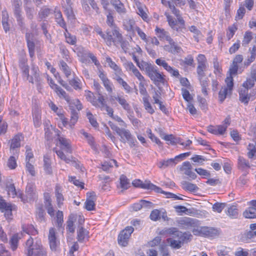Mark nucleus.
<instances>
[{
  "label": "nucleus",
  "mask_w": 256,
  "mask_h": 256,
  "mask_svg": "<svg viewBox=\"0 0 256 256\" xmlns=\"http://www.w3.org/2000/svg\"><path fill=\"white\" fill-rule=\"evenodd\" d=\"M57 133L58 136V140L60 144V150H55V152L59 158L64 160L66 163H69L72 158H67L62 150H64L66 152L71 154L72 152V148L70 144V142L64 137L60 136L58 134V130H53Z\"/></svg>",
  "instance_id": "1"
},
{
  "label": "nucleus",
  "mask_w": 256,
  "mask_h": 256,
  "mask_svg": "<svg viewBox=\"0 0 256 256\" xmlns=\"http://www.w3.org/2000/svg\"><path fill=\"white\" fill-rule=\"evenodd\" d=\"M28 256H47L46 252L40 242L36 241L34 244V240L30 238L26 242Z\"/></svg>",
  "instance_id": "2"
},
{
  "label": "nucleus",
  "mask_w": 256,
  "mask_h": 256,
  "mask_svg": "<svg viewBox=\"0 0 256 256\" xmlns=\"http://www.w3.org/2000/svg\"><path fill=\"white\" fill-rule=\"evenodd\" d=\"M146 74L153 83L157 86L160 84H164L166 82L165 76L156 70L154 66Z\"/></svg>",
  "instance_id": "3"
},
{
  "label": "nucleus",
  "mask_w": 256,
  "mask_h": 256,
  "mask_svg": "<svg viewBox=\"0 0 256 256\" xmlns=\"http://www.w3.org/2000/svg\"><path fill=\"white\" fill-rule=\"evenodd\" d=\"M107 44L111 46L112 43L118 46V42L121 40L123 37L120 32V29L117 26H114L111 31L107 32Z\"/></svg>",
  "instance_id": "4"
},
{
  "label": "nucleus",
  "mask_w": 256,
  "mask_h": 256,
  "mask_svg": "<svg viewBox=\"0 0 256 256\" xmlns=\"http://www.w3.org/2000/svg\"><path fill=\"white\" fill-rule=\"evenodd\" d=\"M225 82L226 86L222 87L218 93V99L220 102H224L228 94H230L234 86L233 78L232 76L227 77Z\"/></svg>",
  "instance_id": "5"
},
{
  "label": "nucleus",
  "mask_w": 256,
  "mask_h": 256,
  "mask_svg": "<svg viewBox=\"0 0 256 256\" xmlns=\"http://www.w3.org/2000/svg\"><path fill=\"white\" fill-rule=\"evenodd\" d=\"M134 232L132 226H127L122 230L118 236V243L122 246H126L128 244V242L131 234Z\"/></svg>",
  "instance_id": "6"
},
{
  "label": "nucleus",
  "mask_w": 256,
  "mask_h": 256,
  "mask_svg": "<svg viewBox=\"0 0 256 256\" xmlns=\"http://www.w3.org/2000/svg\"><path fill=\"white\" fill-rule=\"evenodd\" d=\"M196 232L200 236L208 238H216L220 234V230L208 226L201 227Z\"/></svg>",
  "instance_id": "7"
},
{
  "label": "nucleus",
  "mask_w": 256,
  "mask_h": 256,
  "mask_svg": "<svg viewBox=\"0 0 256 256\" xmlns=\"http://www.w3.org/2000/svg\"><path fill=\"white\" fill-rule=\"evenodd\" d=\"M26 198H24L22 194H20L18 195V196L21 198L24 202L33 200L36 197V186L34 184L32 183L28 184L26 188Z\"/></svg>",
  "instance_id": "8"
},
{
  "label": "nucleus",
  "mask_w": 256,
  "mask_h": 256,
  "mask_svg": "<svg viewBox=\"0 0 256 256\" xmlns=\"http://www.w3.org/2000/svg\"><path fill=\"white\" fill-rule=\"evenodd\" d=\"M15 206L6 202L0 196V210L4 212V216L7 220L12 219V210H15Z\"/></svg>",
  "instance_id": "9"
},
{
  "label": "nucleus",
  "mask_w": 256,
  "mask_h": 256,
  "mask_svg": "<svg viewBox=\"0 0 256 256\" xmlns=\"http://www.w3.org/2000/svg\"><path fill=\"white\" fill-rule=\"evenodd\" d=\"M116 101H117L119 104L122 108L126 111L128 112L131 110V106L130 104L128 102L127 100L122 96H112L110 95V102L112 104H115Z\"/></svg>",
  "instance_id": "10"
},
{
  "label": "nucleus",
  "mask_w": 256,
  "mask_h": 256,
  "mask_svg": "<svg viewBox=\"0 0 256 256\" xmlns=\"http://www.w3.org/2000/svg\"><path fill=\"white\" fill-rule=\"evenodd\" d=\"M156 63L160 66H162L172 76L177 78L180 76L178 70L173 68L164 59L162 58H158L156 60Z\"/></svg>",
  "instance_id": "11"
},
{
  "label": "nucleus",
  "mask_w": 256,
  "mask_h": 256,
  "mask_svg": "<svg viewBox=\"0 0 256 256\" xmlns=\"http://www.w3.org/2000/svg\"><path fill=\"white\" fill-rule=\"evenodd\" d=\"M161 1L162 3L164 6H168L172 11V13L176 16L179 24H180L182 26H184L185 23L184 20L181 16L180 11L176 8L175 6L172 4L170 1H167L166 0H161Z\"/></svg>",
  "instance_id": "12"
},
{
  "label": "nucleus",
  "mask_w": 256,
  "mask_h": 256,
  "mask_svg": "<svg viewBox=\"0 0 256 256\" xmlns=\"http://www.w3.org/2000/svg\"><path fill=\"white\" fill-rule=\"evenodd\" d=\"M98 76L102 81L103 86H104L108 94H111L113 92L114 89L113 84L108 78L106 74H105L102 71H100Z\"/></svg>",
  "instance_id": "13"
},
{
  "label": "nucleus",
  "mask_w": 256,
  "mask_h": 256,
  "mask_svg": "<svg viewBox=\"0 0 256 256\" xmlns=\"http://www.w3.org/2000/svg\"><path fill=\"white\" fill-rule=\"evenodd\" d=\"M48 239L50 249L52 250H56L59 242L56 236V230L54 228H50L49 230Z\"/></svg>",
  "instance_id": "14"
},
{
  "label": "nucleus",
  "mask_w": 256,
  "mask_h": 256,
  "mask_svg": "<svg viewBox=\"0 0 256 256\" xmlns=\"http://www.w3.org/2000/svg\"><path fill=\"white\" fill-rule=\"evenodd\" d=\"M166 236H172L170 238L174 239L182 238H186L185 234L180 231L176 228H170L166 229L162 232Z\"/></svg>",
  "instance_id": "15"
},
{
  "label": "nucleus",
  "mask_w": 256,
  "mask_h": 256,
  "mask_svg": "<svg viewBox=\"0 0 256 256\" xmlns=\"http://www.w3.org/2000/svg\"><path fill=\"white\" fill-rule=\"evenodd\" d=\"M192 166L190 162L186 161L182 163L180 170L184 172V174L190 178V179L194 180L196 178V174L192 172Z\"/></svg>",
  "instance_id": "16"
},
{
  "label": "nucleus",
  "mask_w": 256,
  "mask_h": 256,
  "mask_svg": "<svg viewBox=\"0 0 256 256\" xmlns=\"http://www.w3.org/2000/svg\"><path fill=\"white\" fill-rule=\"evenodd\" d=\"M21 6L22 2L20 0H14L13 6L14 14L20 24H22L23 20L20 8Z\"/></svg>",
  "instance_id": "17"
},
{
  "label": "nucleus",
  "mask_w": 256,
  "mask_h": 256,
  "mask_svg": "<svg viewBox=\"0 0 256 256\" xmlns=\"http://www.w3.org/2000/svg\"><path fill=\"white\" fill-rule=\"evenodd\" d=\"M26 62L27 60H22L20 62V67L22 71L23 76L26 77V80H28L30 82L34 84L33 77L32 76H30L28 66Z\"/></svg>",
  "instance_id": "18"
},
{
  "label": "nucleus",
  "mask_w": 256,
  "mask_h": 256,
  "mask_svg": "<svg viewBox=\"0 0 256 256\" xmlns=\"http://www.w3.org/2000/svg\"><path fill=\"white\" fill-rule=\"evenodd\" d=\"M110 4L118 14H126V8L120 0H110Z\"/></svg>",
  "instance_id": "19"
},
{
  "label": "nucleus",
  "mask_w": 256,
  "mask_h": 256,
  "mask_svg": "<svg viewBox=\"0 0 256 256\" xmlns=\"http://www.w3.org/2000/svg\"><path fill=\"white\" fill-rule=\"evenodd\" d=\"M87 196H88L85 202L84 208L88 210H92L94 208L95 204V194L94 192H90L87 193Z\"/></svg>",
  "instance_id": "20"
},
{
  "label": "nucleus",
  "mask_w": 256,
  "mask_h": 256,
  "mask_svg": "<svg viewBox=\"0 0 256 256\" xmlns=\"http://www.w3.org/2000/svg\"><path fill=\"white\" fill-rule=\"evenodd\" d=\"M168 42L170 45L164 46V50H168L172 54H178L182 51V48L178 46L172 38L170 41H168Z\"/></svg>",
  "instance_id": "21"
},
{
  "label": "nucleus",
  "mask_w": 256,
  "mask_h": 256,
  "mask_svg": "<svg viewBox=\"0 0 256 256\" xmlns=\"http://www.w3.org/2000/svg\"><path fill=\"white\" fill-rule=\"evenodd\" d=\"M186 238H182L174 239V238H168L166 240L170 246L174 249H179L182 247Z\"/></svg>",
  "instance_id": "22"
},
{
  "label": "nucleus",
  "mask_w": 256,
  "mask_h": 256,
  "mask_svg": "<svg viewBox=\"0 0 256 256\" xmlns=\"http://www.w3.org/2000/svg\"><path fill=\"white\" fill-rule=\"evenodd\" d=\"M62 188L60 184H57L55 187V196L56 199L57 204L58 208H61L63 205L64 198L62 194Z\"/></svg>",
  "instance_id": "23"
},
{
  "label": "nucleus",
  "mask_w": 256,
  "mask_h": 256,
  "mask_svg": "<svg viewBox=\"0 0 256 256\" xmlns=\"http://www.w3.org/2000/svg\"><path fill=\"white\" fill-rule=\"evenodd\" d=\"M113 78L116 80L118 84L122 86L126 93L130 94L132 92V88L118 75V74H115V76Z\"/></svg>",
  "instance_id": "24"
},
{
  "label": "nucleus",
  "mask_w": 256,
  "mask_h": 256,
  "mask_svg": "<svg viewBox=\"0 0 256 256\" xmlns=\"http://www.w3.org/2000/svg\"><path fill=\"white\" fill-rule=\"evenodd\" d=\"M92 104L96 108H100L101 110L104 108L107 105L104 96L100 93L98 94V98H96L94 101L92 102Z\"/></svg>",
  "instance_id": "25"
},
{
  "label": "nucleus",
  "mask_w": 256,
  "mask_h": 256,
  "mask_svg": "<svg viewBox=\"0 0 256 256\" xmlns=\"http://www.w3.org/2000/svg\"><path fill=\"white\" fill-rule=\"evenodd\" d=\"M165 16H166L167 20L170 26L174 30H178L180 28H183L184 26H182L179 24L178 20H175L172 16L165 13Z\"/></svg>",
  "instance_id": "26"
},
{
  "label": "nucleus",
  "mask_w": 256,
  "mask_h": 256,
  "mask_svg": "<svg viewBox=\"0 0 256 256\" xmlns=\"http://www.w3.org/2000/svg\"><path fill=\"white\" fill-rule=\"evenodd\" d=\"M176 158H170L166 160H162L158 163V166L160 168H166L169 166H173L176 164Z\"/></svg>",
  "instance_id": "27"
},
{
  "label": "nucleus",
  "mask_w": 256,
  "mask_h": 256,
  "mask_svg": "<svg viewBox=\"0 0 256 256\" xmlns=\"http://www.w3.org/2000/svg\"><path fill=\"white\" fill-rule=\"evenodd\" d=\"M21 135L15 136L11 140V144L10 146V152H12L14 154V150L16 148L20 146Z\"/></svg>",
  "instance_id": "28"
},
{
  "label": "nucleus",
  "mask_w": 256,
  "mask_h": 256,
  "mask_svg": "<svg viewBox=\"0 0 256 256\" xmlns=\"http://www.w3.org/2000/svg\"><path fill=\"white\" fill-rule=\"evenodd\" d=\"M78 241L82 242L84 239L88 238V232L83 227H79L77 231Z\"/></svg>",
  "instance_id": "29"
},
{
  "label": "nucleus",
  "mask_w": 256,
  "mask_h": 256,
  "mask_svg": "<svg viewBox=\"0 0 256 256\" xmlns=\"http://www.w3.org/2000/svg\"><path fill=\"white\" fill-rule=\"evenodd\" d=\"M44 210L42 204L39 205L36 208V216L38 220L40 222H45Z\"/></svg>",
  "instance_id": "30"
},
{
  "label": "nucleus",
  "mask_w": 256,
  "mask_h": 256,
  "mask_svg": "<svg viewBox=\"0 0 256 256\" xmlns=\"http://www.w3.org/2000/svg\"><path fill=\"white\" fill-rule=\"evenodd\" d=\"M156 32L158 37L161 39L165 40L168 42L170 41L172 38L168 35V34L164 29H162L158 27L156 28Z\"/></svg>",
  "instance_id": "31"
},
{
  "label": "nucleus",
  "mask_w": 256,
  "mask_h": 256,
  "mask_svg": "<svg viewBox=\"0 0 256 256\" xmlns=\"http://www.w3.org/2000/svg\"><path fill=\"white\" fill-rule=\"evenodd\" d=\"M206 64H198L196 72L198 79H201L202 77H204L206 76L205 72L206 71Z\"/></svg>",
  "instance_id": "32"
},
{
  "label": "nucleus",
  "mask_w": 256,
  "mask_h": 256,
  "mask_svg": "<svg viewBox=\"0 0 256 256\" xmlns=\"http://www.w3.org/2000/svg\"><path fill=\"white\" fill-rule=\"evenodd\" d=\"M121 138V141L126 142L127 140H130L132 136L130 132L128 130L122 128L118 134Z\"/></svg>",
  "instance_id": "33"
},
{
  "label": "nucleus",
  "mask_w": 256,
  "mask_h": 256,
  "mask_svg": "<svg viewBox=\"0 0 256 256\" xmlns=\"http://www.w3.org/2000/svg\"><path fill=\"white\" fill-rule=\"evenodd\" d=\"M54 219L56 226L58 228H63L64 215L62 212L58 210L56 213V216Z\"/></svg>",
  "instance_id": "34"
},
{
  "label": "nucleus",
  "mask_w": 256,
  "mask_h": 256,
  "mask_svg": "<svg viewBox=\"0 0 256 256\" xmlns=\"http://www.w3.org/2000/svg\"><path fill=\"white\" fill-rule=\"evenodd\" d=\"M55 18L57 23L62 28H63L66 32H67L66 24L62 18V12L58 10L55 12Z\"/></svg>",
  "instance_id": "35"
},
{
  "label": "nucleus",
  "mask_w": 256,
  "mask_h": 256,
  "mask_svg": "<svg viewBox=\"0 0 256 256\" xmlns=\"http://www.w3.org/2000/svg\"><path fill=\"white\" fill-rule=\"evenodd\" d=\"M240 100L244 103L248 104L250 100V96L248 94V90L246 89H241L239 92Z\"/></svg>",
  "instance_id": "36"
},
{
  "label": "nucleus",
  "mask_w": 256,
  "mask_h": 256,
  "mask_svg": "<svg viewBox=\"0 0 256 256\" xmlns=\"http://www.w3.org/2000/svg\"><path fill=\"white\" fill-rule=\"evenodd\" d=\"M142 101L145 110L150 114H153L154 110L149 102L148 96H146L142 98Z\"/></svg>",
  "instance_id": "37"
},
{
  "label": "nucleus",
  "mask_w": 256,
  "mask_h": 256,
  "mask_svg": "<svg viewBox=\"0 0 256 256\" xmlns=\"http://www.w3.org/2000/svg\"><path fill=\"white\" fill-rule=\"evenodd\" d=\"M44 168L46 174H52V170L51 166V160L48 158L46 156H44Z\"/></svg>",
  "instance_id": "38"
},
{
  "label": "nucleus",
  "mask_w": 256,
  "mask_h": 256,
  "mask_svg": "<svg viewBox=\"0 0 256 256\" xmlns=\"http://www.w3.org/2000/svg\"><path fill=\"white\" fill-rule=\"evenodd\" d=\"M181 184L182 188L186 190L194 192L198 189V186L195 184L190 183L186 181H182Z\"/></svg>",
  "instance_id": "39"
},
{
  "label": "nucleus",
  "mask_w": 256,
  "mask_h": 256,
  "mask_svg": "<svg viewBox=\"0 0 256 256\" xmlns=\"http://www.w3.org/2000/svg\"><path fill=\"white\" fill-rule=\"evenodd\" d=\"M34 123L36 127L38 128L40 126L41 116L38 109H36L33 112Z\"/></svg>",
  "instance_id": "40"
},
{
  "label": "nucleus",
  "mask_w": 256,
  "mask_h": 256,
  "mask_svg": "<svg viewBox=\"0 0 256 256\" xmlns=\"http://www.w3.org/2000/svg\"><path fill=\"white\" fill-rule=\"evenodd\" d=\"M238 168L242 170H245L250 168V165L248 160L242 156H239L238 159Z\"/></svg>",
  "instance_id": "41"
},
{
  "label": "nucleus",
  "mask_w": 256,
  "mask_h": 256,
  "mask_svg": "<svg viewBox=\"0 0 256 256\" xmlns=\"http://www.w3.org/2000/svg\"><path fill=\"white\" fill-rule=\"evenodd\" d=\"M20 238V234H14L10 240V244L11 248L12 250H15L18 248V244L19 239Z\"/></svg>",
  "instance_id": "42"
},
{
  "label": "nucleus",
  "mask_w": 256,
  "mask_h": 256,
  "mask_svg": "<svg viewBox=\"0 0 256 256\" xmlns=\"http://www.w3.org/2000/svg\"><path fill=\"white\" fill-rule=\"evenodd\" d=\"M59 66L61 70L64 72L66 76L68 78L71 74V70L68 64L64 60L60 62Z\"/></svg>",
  "instance_id": "43"
},
{
  "label": "nucleus",
  "mask_w": 256,
  "mask_h": 256,
  "mask_svg": "<svg viewBox=\"0 0 256 256\" xmlns=\"http://www.w3.org/2000/svg\"><path fill=\"white\" fill-rule=\"evenodd\" d=\"M55 92L60 97L64 98L67 102H70V97L66 94V92L58 85L55 86Z\"/></svg>",
  "instance_id": "44"
},
{
  "label": "nucleus",
  "mask_w": 256,
  "mask_h": 256,
  "mask_svg": "<svg viewBox=\"0 0 256 256\" xmlns=\"http://www.w3.org/2000/svg\"><path fill=\"white\" fill-rule=\"evenodd\" d=\"M67 102L69 104L70 110H71V108L74 109V108H76L79 111L82 108V104L78 99L71 100L70 98V102Z\"/></svg>",
  "instance_id": "45"
},
{
  "label": "nucleus",
  "mask_w": 256,
  "mask_h": 256,
  "mask_svg": "<svg viewBox=\"0 0 256 256\" xmlns=\"http://www.w3.org/2000/svg\"><path fill=\"white\" fill-rule=\"evenodd\" d=\"M70 126L71 128H72L74 126L78 121V112L73 108H71L70 110Z\"/></svg>",
  "instance_id": "46"
},
{
  "label": "nucleus",
  "mask_w": 256,
  "mask_h": 256,
  "mask_svg": "<svg viewBox=\"0 0 256 256\" xmlns=\"http://www.w3.org/2000/svg\"><path fill=\"white\" fill-rule=\"evenodd\" d=\"M244 216L248 218H256V208L254 207L249 208L244 212Z\"/></svg>",
  "instance_id": "47"
},
{
  "label": "nucleus",
  "mask_w": 256,
  "mask_h": 256,
  "mask_svg": "<svg viewBox=\"0 0 256 256\" xmlns=\"http://www.w3.org/2000/svg\"><path fill=\"white\" fill-rule=\"evenodd\" d=\"M30 76H32L33 82H40L41 81V78L40 76L39 70L38 67L33 66L31 70V74Z\"/></svg>",
  "instance_id": "48"
},
{
  "label": "nucleus",
  "mask_w": 256,
  "mask_h": 256,
  "mask_svg": "<svg viewBox=\"0 0 256 256\" xmlns=\"http://www.w3.org/2000/svg\"><path fill=\"white\" fill-rule=\"evenodd\" d=\"M22 230L24 232L29 235L34 236L38 234V231L32 224L22 226Z\"/></svg>",
  "instance_id": "49"
},
{
  "label": "nucleus",
  "mask_w": 256,
  "mask_h": 256,
  "mask_svg": "<svg viewBox=\"0 0 256 256\" xmlns=\"http://www.w3.org/2000/svg\"><path fill=\"white\" fill-rule=\"evenodd\" d=\"M139 68L142 70H145L146 74H147L150 70L154 66L151 64L148 63L147 62L142 61L141 62H139L136 64Z\"/></svg>",
  "instance_id": "50"
},
{
  "label": "nucleus",
  "mask_w": 256,
  "mask_h": 256,
  "mask_svg": "<svg viewBox=\"0 0 256 256\" xmlns=\"http://www.w3.org/2000/svg\"><path fill=\"white\" fill-rule=\"evenodd\" d=\"M113 164H114L116 168L118 167L116 161L114 160H110L108 162H104L102 164V168L104 171H108L110 168L113 166Z\"/></svg>",
  "instance_id": "51"
},
{
  "label": "nucleus",
  "mask_w": 256,
  "mask_h": 256,
  "mask_svg": "<svg viewBox=\"0 0 256 256\" xmlns=\"http://www.w3.org/2000/svg\"><path fill=\"white\" fill-rule=\"evenodd\" d=\"M64 36L66 42L71 45L76 44V38L75 36L71 34L67 30V32L65 31Z\"/></svg>",
  "instance_id": "52"
},
{
  "label": "nucleus",
  "mask_w": 256,
  "mask_h": 256,
  "mask_svg": "<svg viewBox=\"0 0 256 256\" xmlns=\"http://www.w3.org/2000/svg\"><path fill=\"white\" fill-rule=\"evenodd\" d=\"M106 62L108 63L109 66L112 68L116 74H120L122 72L121 69L117 66V64L112 60L111 58L108 57L106 58Z\"/></svg>",
  "instance_id": "53"
},
{
  "label": "nucleus",
  "mask_w": 256,
  "mask_h": 256,
  "mask_svg": "<svg viewBox=\"0 0 256 256\" xmlns=\"http://www.w3.org/2000/svg\"><path fill=\"white\" fill-rule=\"evenodd\" d=\"M120 187L124 190H126L130 187L129 180L124 175H122L120 178Z\"/></svg>",
  "instance_id": "54"
},
{
  "label": "nucleus",
  "mask_w": 256,
  "mask_h": 256,
  "mask_svg": "<svg viewBox=\"0 0 256 256\" xmlns=\"http://www.w3.org/2000/svg\"><path fill=\"white\" fill-rule=\"evenodd\" d=\"M174 208L176 210V212L182 214L184 213L185 214H191V210L188 209L186 207L182 206H174Z\"/></svg>",
  "instance_id": "55"
},
{
  "label": "nucleus",
  "mask_w": 256,
  "mask_h": 256,
  "mask_svg": "<svg viewBox=\"0 0 256 256\" xmlns=\"http://www.w3.org/2000/svg\"><path fill=\"white\" fill-rule=\"evenodd\" d=\"M252 39V33L251 32L248 31L246 32L244 38L242 42V45L243 46H246L248 44L250 43L251 40Z\"/></svg>",
  "instance_id": "56"
},
{
  "label": "nucleus",
  "mask_w": 256,
  "mask_h": 256,
  "mask_svg": "<svg viewBox=\"0 0 256 256\" xmlns=\"http://www.w3.org/2000/svg\"><path fill=\"white\" fill-rule=\"evenodd\" d=\"M24 10L28 18L30 20H32L34 18V8L29 6H28V4L26 3V6H24Z\"/></svg>",
  "instance_id": "57"
},
{
  "label": "nucleus",
  "mask_w": 256,
  "mask_h": 256,
  "mask_svg": "<svg viewBox=\"0 0 256 256\" xmlns=\"http://www.w3.org/2000/svg\"><path fill=\"white\" fill-rule=\"evenodd\" d=\"M227 214L231 218H236L238 216V211L236 207L234 206H232L230 207L228 210Z\"/></svg>",
  "instance_id": "58"
},
{
  "label": "nucleus",
  "mask_w": 256,
  "mask_h": 256,
  "mask_svg": "<svg viewBox=\"0 0 256 256\" xmlns=\"http://www.w3.org/2000/svg\"><path fill=\"white\" fill-rule=\"evenodd\" d=\"M8 166L11 170H14L17 166L16 158L14 156L10 157L7 162Z\"/></svg>",
  "instance_id": "59"
},
{
  "label": "nucleus",
  "mask_w": 256,
  "mask_h": 256,
  "mask_svg": "<svg viewBox=\"0 0 256 256\" xmlns=\"http://www.w3.org/2000/svg\"><path fill=\"white\" fill-rule=\"evenodd\" d=\"M86 116L90 122V123L92 126L94 128L98 127V124L96 122V119L90 112H86Z\"/></svg>",
  "instance_id": "60"
},
{
  "label": "nucleus",
  "mask_w": 256,
  "mask_h": 256,
  "mask_svg": "<svg viewBox=\"0 0 256 256\" xmlns=\"http://www.w3.org/2000/svg\"><path fill=\"white\" fill-rule=\"evenodd\" d=\"M254 80L252 78H247L246 81H245L243 84L242 86L244 88V89L248 90L253 87L254 85Z\"/></svg>",
  "instance_id": "61"
},
{
  "label": "nucleus",
  "mask_w": 256,
  "mask_h": 256,
  "mask_svg": "<svg viewBox=\"0 0 256 256\" xmlns=\"http://www.w3.org/2000/svg\"><path fill=\"white\" fill-rule=\"evenodd\" d=\"M6 188L8 194L9 196H11L12 198H14L17 194L16 188L14 184H7Z\"/></svg>",
  "instance_id": "62"
},
{
  "label": "nucleus",
  "mask_w": 256,
  "mask_h": 256,
  "mask_svg": "<svg viewBox=\"0 0 256 256\" xmlns=\"http://www.w3.org/2000/svg\"><path fill=\"white\" fill-rule=\"evenodd\" d=\"M237 29L238 28L236 26L235 24H233L232 26L228 28L226 36L228 40H230L234 36Z\"/></svg>",
  "instance_id": "63"
},
{
  "label": "nucleus",
  "mask_w": 256,
  "mask_h": 256,
  "mask_svg": "<svg viewBox=\"0 0 256 256\" xmlns=\"http://www.w3.org/2000/svg\"><path fill=\"white\" fill-rule=\"evenodd\" d=\"M226 206L224 203L216 202L212 206V210L214 212L220 213Z\"/></svg>",
  "instance_id": "64"
}]
</instances>
